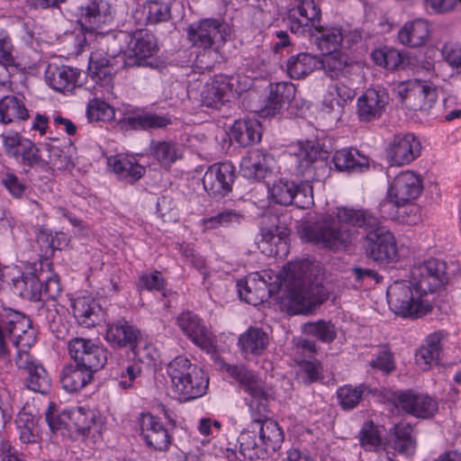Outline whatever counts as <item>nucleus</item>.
I'll return each mask as SVG.
<instances>
[{
	"label": "nucleus",
	"mask_w": 461,
	"mask_h": 461,
	"mask_svg": "<svg viewBox=\"0 0 461 461\" xmlns=\"http://www.w3.org/2000/svg\"><path fill=\"white\" fill-rule=\"evenodd\" d=\"M393 402L398 410L420 419L433 417L438 408V402L430 396L411 390L396 392Z\"/></svg>",
	"instance_id": "obj_17"
},
{
	"label": "nucleus",
	"mask_w": 461,
	"mask_h": 461,
	"mask_svg": "<svg viewBox=\"0 0 461 461\" xmlns=\"http://www.w3.org/2000/svg\"><path fill=\"white\" fill-rule=\"evenodd\" d=\"M105 339L114 348H129L133 353L141 339L140 331L124 319L107 324Z\"/></svg>",
	"instance_id": "obj_25"
},
{
	"label": "nucleus",
	"mask_w": 461,
	"mask_h": 461,
	"mask_svg": "<svg viewBox=\"0 0 461 461\" xmlns=\"http://www.w3.org/2000/svg\"><path fill=\"white\" fill-rule=\"evenodd\" d=\"M119 62H121V55L99 57L96 53L92 54L89 63V72L92 78L102 86L111 87Z\"/></svg>",
	"instance_id": "obj_31"
},
{
	"label": "nucleus",
	"mask_w": 461,
	"mask_h": 461,
	"mask_svg": "<svg viewBox=\"0 0 461 461\" xmlns=\"http://www.w3.org/2000/svg\"><path fill=\"white\" fill-rule=\"evenodd\" d=\"M140 434L146 444L156 450L165 451L171 444V436L163 422L148 413L140 420Z\"/></svg>",
	"instance_id": "obj_28"
},
{
	"label": "nucleus",
	"mask_w": 461,
	"mask_h": 461,
	"mask_svg": "<svg viewBox=\"0 0 461 461\" xmlns=\"http://www.w3.org/2000/svg\"><path fill=\"white\" fill-rule=\"evenodd\" d=\"M176 322L195 345L207 351L212 348V333L197 314L192 312H184L178 315Z\"/></svg>",
	"instance_id": "obj_27"
},
{
	"label": "nucleus",
	"mask_w": 461,
	"mask_h": 461,
	"mask_svg": "<svg viewBox=\"0 0 461 461\" xmlns=\"http://www.w3.org/2000/svg\"><path fill=\"white\" fill-rule=\"evenodd\" d=\"M389 104V95L384 88H368L357 99V116L361 122H372L382 116Z\"/></svg>",
	"instance_id": "obj_23"
},
{
	"label": "nucleus",
	"mask_w": 461,
	"mask_h": 461,
	"mask_svg": "<svg viewBox=\"0 0 461 461\" xmlns=\"http://www.w3.org/2000/svg\"><path fill=\"white\" fill-rule=\"evenodd\" d=\"M76 432L82 439L95 441L101 437L104 420L100 413L95 410L78 407L73 413Z\"/></svg>",
	"instance_id": "obj_29"
},
{
	"label": "nucleus",
	"mask_w": 461,
	"mask_h": 461,
	"mask_svg": "<svg viewBox=\"0 0 461 461\" xmlns=\"http://www.w3.org/2000/svg\"><path fill=\"white\" fill-rule=\"evenodd\" d=\"M320 69V57L301 52L292 55L286 62V73L293 79H301Z\"/></svg>",
	"instance_id": "obj_39"
},
{
	"label": "nucleus",
	"mask_w": 461,
	"mask_h": 461,
	"mask_svg": "<svg viewBox=\"0 0 461 461\" xmlns=\"http://www.w3.org/2000/svg\"><path fill=\"white\" fill-rule=\"evenodd\" d=\"M442 338L443 333L441 331L430 334L416 353V362L422 369L428 370L433 364H438L441 352L440 342Z\"/></svg>",
	"instance_id": "obj_44"
},
{
	"label": "nucleus",
	"mask_w": 461,
	"mask_h": 461,
	"mask_svg": "<svg viewBox=\"0 0 461 461\" xmlns=\"http://www.w3.org/2000/svg\"><path fill=\"white\" fill-rule=\"evenodd\" d=\"M358 439L360 446L366 451H377L382 444V438L373 421L364 423Z\"/></svg>",
	"instance_id": "obj_56"
},
{
	"label": "nucleus",
	"mask_w": 461,
	"mask_h": 461,
	"mask_svg": "<svg viewBox=\"0 0 461 461\" xmlns=\"http://www.w3.org/2000/svg\"><path fill=\"white\" fill-rule=\"evenodd\" d=\"M141 367L137 364H131L123 368L120 375L119 386L127 390L132 388L140 376Z\"/></svg>",
	"instance_id": "obj_64"
},
{
	"label": "nucleus",
	"mask_w": 461,
	"mask_h": 461,
	"mask_svg": "<svg viewBox=\"0 0 461 461\" xmlns=\"http://www.w3.org/2000/svg\"><path fill=\"white\" fill-rule=\"evenodd\" d=\"M13 44L10 37L5 31H0V65L8 68L14 66V58L12 54Z\"/></svg>",
	"instance_id": "obj_62"
},
{
	"label": "nucleus",
	"mask_w": 461,
	"mask_h": 461,
	"mask_svg": "<svg viewBox=\"0 0 461 461\" xmlns=\"http://www.w3.org/2000/svg\"><path fill=\"white\" fill-rule=\"evenodd\" d=\"M235 177V167L231 163L213 164L203 175V188L210 195L225 196L231 192Z\"/></svg>",
	"instance_id": "obj_20"
},
{
	"label": "nucleus",
	"mask_w": 461,
	"mask_h": 461,
	"mask_svg": "<svg viewBox=\"0 0 461 461\" xmlns=\"http://www.w3.org/2000/svg\"><path fill=\"white\" fill-rule=\"evenodd\" d=\"M94 372L81 367L77 364L64 366L60 374V383L68 393H75L84 388L92 381Z\"/></svg>",
	"instance_id": "obj_42"
},
{
	"label": "nucleus",
	"mask_w": 461,
	"mask_h": 461,
	"mask_svg": "<svg viewBox=\"0 0 461 461\" xmlns=\"http://www.w3.org/2000/svg\"><path fill=\"white\" fill-rule=\"evenodd\" d=\"M79 23L91 33L112 20V11L104 0H86L78 6Z\"/></svg>",
	"instance_id": "obj_26"
},
{
	"label": "nucleus",
	"mask_w": 461,
	"mask_h": 461,
	"mask_svg": "<svg viewBox=\"0 0 461 461\" xmlns=\"http://www.w3.org/2000/svg\"><path fill=\"white\" fill-rule=\"evenodd\" d=\"M70 357L81 367L90 372H97L107 361V350L92 339L74 338L68 343Z\"/></svg>",
	"instance_id": "obj_14"
},
{
	"label": "nucleus",
	"mask_w": 461,
	"mask_h": 461,
	"mask_svg": "<svg viewBox=\"0 0 461 461\" xmlns=\"http://www.w3.org/2000/svg\"><path fill=\"white\" fill-rule=\"evenodd\" d=\"M295 86L291 82H278L271 86L269 96L263 113L267 116L276 114L285 104L290 103L295 95Z\"/></svg>",
	"instance_id": "obj_38"
},
{
	"label": "nucleus",
	"mask_w": 461,
	"mask_h": 461,
	"mask_svg": "<svg viewBox=\"0 0 461 461\" xmlns=\"http://www.w3.org/2000/svg\"><path fill=\"white\" fill-rule=\"evenodd\" d=\"M302 237L334 250L343 249L351 242L350 230L331 218L303 226Z\"/></svg>",
	"instance_id": "obj_8"
},
{
	"label": "nucleus",
	"mask_w": 461,
	"mask_h": 461,
	"mask_svg": "<svg viewBox=\"0 0 461 461\" xmlns=\"http://www.w3.org/2000/svg\"><path fill=\"white\" fill-rule=\"evenodd\" d=\"M398 93L405 105L413 111H427L437 100L436 87L417 79L401 83Z\"/></svg>",
	"instance_id": "obj_16"
},
{
	"label": "nucleus",
	"mask_w": 461,
	"mask_h": 461,
	"mask_svg": "<svg viewBox=\"0 0 461 461\" xmlns=\"http://www.w3.org/2000/svg\"><path fill=\"white\" fill-rule=\"evenodd\" d=\"M142 9L146 14L147 22L151 24L167 22L171 17L169 3L149 1L143 5Z\"/></svg>",
	"instance_id": "obj_54"
},
{
	"label": "nucleus",
	"mask_w": 461,
	"mask_h": 461,
	"mask_svg": "<svg viewBox=\"0 0 461 461\" xmlns=\"http://www.w3.org/2000/svg\"><path fill=\"white\" fill-rule=\"evenodd\" d=\"M128 50L121 55V62L125 68L153 67L149 60L158 51L155 35L147 29L135 30L130 34Z\"/></svg>",
	"instance_id": "obj_9"
},
{
	"label": "nucleus",
	"mask_w": 461,
	"mask_h": 461,
	"mask_svg": "<svg viewBox=\"0 0 461 461\" xmlns=\"http://www.w3.org/2000/svg\"><path fill=\"white\" fill-rule=\"evenodd\" d=\"M108 166L118 178L129 184L140 179L146 172L145 167L140 165L136 158L121 155L109 158Z\"/></svg>",
	"instance_id": "obj_36"
},
{
	"label": "nucleus",
	"mask_w": 461,
	"mask_h": 461,
	"mask_svg": "<svg viewBox=\"0 0 461 461\" xmlns=\"http://www.w3.org/2000/svg\"><path fill=\"white\" fill-rule=\"evenodd\" d=\"M126 124L132 130L163 129L171 123V119L166 115L144 113L125 119Z\"/></svg>",
	"instance_id": "obj_48"
},
{
	"label": "nucleus",
	"mask_w": 461,
	"mask_h": 461,
	"mask_svg": "<svg viewBox=\"0 0 461 461\" xmlns=\"http://www.w3.org/2000/svg\"><path fill=\"white\" fill-rule=\"evenodd\" d=\"M29 117V111L21 98L6 95L0 99V123H19Z\"/></svg>",
	"instance_id": "obj_41"
},
{
	"label": "nucleus",
	"mask_w": 461,
	"mask_h": 461,
	"mask_svg": "<svg viewBox=\"0 0 461 461\" xmlns=\"http://www.w3.org/2000/svg\"><path fill=\"white\" fill-rule=\"evenodd\" d=\"M60 309L63 308L54 302H50L42 305L38 313V316L49 327L51 332L56 334L57 338H60L66 330V327L62 323Z\"/></svg>",
	"instance_id": "obj_50"
},
{
	"label": "nucleus",
	"mask_w": 461,
	"mask_h": 461,
	"mask_svg": "<svg viewBox=\"0 0 461 461\" xmlns=\"http://www.w3.org/2000/svg\"><path fill=\"white\" fill-rule=\"evenodd\" d=\"M279 219L274 214H265L260 222V247L269 256H277L282 249L286 248L285 238L287 229L277 225Z\"/></svg>",
	"instance_id": "obj_24"
},
{
	"label": "nucleus",
	"mask_w": 461,
	"mask_h": 461,
	"mask_svg": "<svg viewBox=\"0 0 461 461\" xmlns=\"http://www.w3.org/2000/svg\"><path fill=\"white\" fill-rule=\"evenodd\" d=\"M261 134V124L256 118L237 120L230 129V138L243 147L259 142Z\"/></svg>",
	"instance_id": "obj_35"
},
{
	"label": "nucleus",
	"mask_w": 461,
	"mask_h": 461,
	"mask_svg": "<svg viewBox=\"0 0 461 461\" xmlns=\"http://www.w3.org/2000/svg\"><path fill=\"white\" fill-rule=\"evenodd\" d=\"M336 215L339 222L362 228L366 231V252L369 258L380 263L397 259L398 249L393 234L372 212L364 209L340 207L338 208Z\"/></svg>",
	"instance_id": "obj_2"
},
{
	"label": "nucleus",
	"mask_w": 461,
	"mask_h": 461,
	"mask_svg": "<svg viewBox=\"0 0 461 461\" xmlns=\"http://www.w3.org/2000/svg\"><path fill=\"white\" fill-rule=\"evenodd\" d=\"M423 190L422 178L413 171L406 170L398 174L388 189L389 200L381 203L380 212L393 205L402 206L417 199ZM386 217V215H383Z\"/></svg>",
	"instance_id": "obj_10"
},
{
	"label": "nucleus",
	"mask_w": 461,
	"mask_h": 461,
	"mask_svg": "<svg viewBox=\"0 0 461 461\" xmlns=\"http://www.w3.org/2000/svg\"><path fill=\"white\" fill-rule=\"evenodd\" d=\"M41 283L43 284L42 295L54 300L57 296L59 295L61 291V286L58 276L51 273L50 270H41Z\"/></svg>",
	"instance_id": "obj_60"
},
{
	"label": "nucleus",
	"mask_w": 461,
	"mask_h": 461,
	"mask_svg": "<svg viewBox=\"0 0 461 461\" xmlns=\"http://www.w3.org/2000/svg\"><path fill=\"white\" fill-rule=\"evenodd\" d=\"M244 216L236 210H225L218 214L203 219V226L204 230L216 229L220 226L228 227L231 224H240Z\"/></svg>",
	"instance_id": "obj_53"
},
{
	"label": "nucleus",
	"mask_w": 461,
	"mask_h": 461,
	"mask_svg": "<svg viewBox=\"0 0 461 461\" xmlns=\"http://www.w3.org/2000/svg\"><path fill=\"white\" fill-rule=\"evenodd\" d=\"M387 300L394 312L418 318L431 311V300L419 295L410 281H396L387 290Z\"/></svg>",
	"instance_id": "obj_5"
},
{
	"label": "nucleus",
	"mask_w": 461,
	"mask_h": 461,
	"mask_svg": "<svg viewBox=\"0 0 461 461\" xmlns=\"http://www.w3.org/2000/svg\"><path fill=\"white\" fill-rule=\"evenodd\" d=\"M430 36L429 23L425 19H415L404 23L398 32L399 41L411 48L424 45Z\"/></svg>",
	"instance_id": "obj_33"
},
{
	"label": "nucleus",
	"mask_w": 461,
	"mask_h": 461,
	"mask_svg": "<svg viewBox=\"0 0 461 461\" xmlns=\"http://www.w3.org/2000/svg\"><path fill=\"white\" fill-rule=\"evenodd\" d=\"M137 286L140 291H162L165 288V280L158 271L145 273L140 276Z\"/></svg>",
	"instance_id": "obj_59"
},
{
	"label": "nucleus",
	"mask_w": 461,
	"mask_h": 461,
	"mask_svg": "<svg viewBox=\"0 0 461 461\" xmlns=\"http://www.w3.org/2000/svg\"><path fill=\"white\" fill-rule=\"evenodd\" d=\"M371 393L370 389L364 384L357 386L344 385L338 389L337 397L341 408L349 411L356 408L362 398Z\"/></svg>",
	"instance_id": "obj_49"
},
{
	"label": "nucleus",
	"mask_w": 461,
	"mask_h": 461,
	"mask_svg": "<svg viewBox=\"0 0 461 461\" xmlns=\"http://www.w3.org/2000/svg\"><path fill=\"white\" fill-rule=\"evenodd\" d=\"M1 184L16 199L22 198L27 190L26 183L12 172H7L2 176Z\"/></svg>",
	"instance_id": "obj_58"
},
{
	"label": "nucleus",
	"mask_w": 461,
	"mask_h": 461,
	"mask_svg": "<svg viewBox=\"0 0 461 461\" xmlns=\"http://www.w3.org/2000/svg\"><path fill=\"white\" fill-rule=\"evenodd\" d=\"M19 149L17 158H14L23 166L32 167L42 163L43 159L41 157L40 149L29 139L22 140V145H20Z\"/></svg>",
	"instance_id": "obj_55"
},
{
	"label": "nucleus",
	"mask_w": 461,
	"mask_h": 461,
	"mask_svg": "<svg viewBox=\"0 0 461 461\" xmlns=\"http://www.w3.org/2000/svg\"><path fill=\"white\" fill-rule=\"evenodd\" d=\"M350 277H352L354 281L359 285H369L372 282L377 284L381 279L376 271L368 267H353L350 269Z\"/></svg>",
	"instance_id": "obj_63"
},
{
	"label": "nucleus",
	"mask_w": 461,
	"mask_h": 461,
	"mask_svg": "<svg viewBox=\"0 0 461 461\" xmlns=\"http://www.w3.org/2000/svg\"><path fill=\"white\" fill-rule=\"evenodd\" d=\"M320 68L330 78H348L353 75L356 65L347 54L333 51L320 58Z\"/></svg>",
	"instance_id": "obj_34"
},
{
	"label": "nucleus",
	"mask_w": 461,
	"mask_h": 461,
	"mask_svg": "<svg viewBox=\"0 0 461 461\" xmlns=\"http://www.w3.org/2000/svg\"><path fill=\"white\" fill-rule=\"evenodd\" d=\"M448 278L446 262L437 258L416 264L411 269V285L416 293L424 298L432 296L438 289L447 283Z\"/></svg>",
	"instance_id": "obj_7"
},
{
	"label": "nucleus",
	"mask_w": 461,
	"mask_h": 461,
	"mask_svg": "<svg viewBox=\"0 0 461 461\" xmlns=\"http://www.w3.org/2000/svg\"><path fill=\"white\" fill-rule=\"evenodd\" d=\"M284 440V433L278 423L267 417L254 418L249 429L242 431L240 438V454L228 455L229 461H263L276 453Z\"/></svg>",
	"instance_id": "obj_3"
},
{
	"label": "nucleus",
	"mask_w": 461,
	"mask_h": 461,
	"mask_svg": "<svg viewBox=\"0 0 461 461\" xmlns=\"http://www.w3.org/2000/svg\"><path fill=\"white\" fill-rule=\"evenodd\" d=\"M268 344V334L257 327L248 329L240 336L238 340L240 352L246 358L249 355H261L267 348Z\"/></svg>",
	"instance_id": "obj_37"
},
{
	"label": "nucleus",
	"mask_w": 461,
	"mask_h": 461,
	"mask_svg": "<svg viewBox=\"0 0 461 461\" xmlns=\"http://www.w3.org/2000/svg\"><path fill=\"white\" fill-rule=\"evenodd\" d=\"M308 188L310 194L305 186H301L287 178H280L269 188V194L275 203L283 206L295 205L297 208L305 209L313 203L312 187Z\"/></svg>",
	"instance_id": "obj_15"
},
{
	"label": "nucleus",
	"mask_w": 461,
	"mask_h": 461,
	"mask_svg": "<svg viewBox=\"0 0 461 461\" xmlns=\"http://www.w3.org/2000/svg\"><path fill=\"white\" fill-rule=\"evenodd\" d=\"M70 306L76 321L85 328H92L103 319L102 308L92 296L77 297L71 301Z\"/></svg>",
	"instance_id": "obj_30"
},
{
	"label": "nucleus",
	"mask_w": 461,
	"mask_h": 461,
	"mask_svg": "<svg viewBox=\"0 0 461 461\" xmlns=\"http://www.w3.org/2000/svg\"><path fill=\"white\" fill-rule=\"evenodd\" d=\"M186 35L193 47L218 51L230 35V28L221 20L207 18L190 24Z\"/></svg>",
	"instance_id": "obj_6"
},
{
	"label": "nucleus",
	"mask_w": 461,
	"mask_h": 461,
	"mask_svg": "<svg viewBox=\"0 0 461 461\" xmlns=\"http://www.w3.org/2000/svg\"><path fill=\"white\" fill-rule=\"evenodd\" d=\"M0 323L14 347L30 348L34 345L35 330L25 314L12 309H5L0 314Z\"/></svg>",
	"instance_id": "obj_13"
},
{
	"label": "nucleus",
	"mask_w": 461,
	"mask_h": 461,
	"mask_svg": "<svg viewBox=\"0 0 461 461\" xmlns=\"http://www.w3.org/2000/svg\"><path fill=\"white\" fill-rule=\"evenodd\" d=\"M167 373L170 377L173 397L179 402L192 401L205 394L209 378L187 357H175L167 365Z\"/></svg>",
	"instance_id": "obj_4"
},
{
	"label": "nucleus",
	"mask_w": 461,
	"mask_h": 461,
	"mask_svg": "<svg viewBox=\"0 0 461 461\" xmlns=\"http://www.w3.org/2000/svg\"><path fill=\"white\" fill-rule=\"evenodd\" d=\"M393 447L395 451L405 456H412L416 450V439L413 427L409 423H398L393 426Z\"/></svg>",
	"instance_id": "obj_46"
},
{
	"label": "nucleus",
	"mask_w": 461,
	"mask_h": 461,
	"mask_svg": "<svg viewBox=\"0 0 461 461\" xmlns=\"http://www.w3.org/2000/svg\"><path fill=\"white\" fill-rule=\"evenodd\" d=\"M267 271L262 273H252L249 275L245 281L238 283L239 294L241 300L252 305H259L267 301L270 296L278 292L280 283L278 277L275 280Z\"/></svg>",
	"instance_id": "obj_12"
},
{
	"label": "nucleus",
	"mask_w": 461,
	"mask_h": 461,
	"mask_svg": "<svg viewBox=\"0 0 461 461\" xmlns=\"http://www.w3.org/2000/svg\"><path fill=\"white\" fill-rule=\"evenodd\" d=\"M303 332L305 335L316 338L323 343H331L337 338L335 325L331 321L323 320L304 323Z\"/></svg>",
	"instance_id": "obj_52"
},
{
	"label": "nucleus",
	"mask_w": 461,
	"mask_h": 461,
	"mask_svg": "<svg viewBox=\"0 0 461 461\" xmlns=\"http://www.w3.org/2000/svg\"><path fill=\"white\" fill-rule=\"evenodd\" d=\"M346 81H338L330 86L329 91H332L334 95L339 100L343 101L344 105L351 101L355 96V89L350 78H345Z\"/></svg>",
	"instance_id": "obj_61"
},
{
	"label": "nucleus",
	"mask_w": 461,
	"mask_h": 461,
	"mask_svg": "<svg viewBox=\"0 0 461 461\" xmlns=\"http://www.w3.org/2000/svg\"><path fill=\"white\" fill-rule=\"evenodd\" d=\"M240 171L244 177L257 181L264 179L271 173L267 157L258 150L251 151L242 158Z\"/></svg>",
	"instance_id": "obj_40"
},
{
	"label": "nucleus",
	"mask_w": 461,
	"mask_h": 461,
	"mask_svg": "<svg viewBox=\"0 0 461 461\" xmlns=\"http://www.w3.org/2000/svg\"><path fill=\"white\" fill-rule=\"evenodd\" d=\"M314 30L317 32L314 35L315 42L322 52H333L340 46L343 35L339 28L325 27L320 23Z\"/></svg>",
	"instance_id": "obj_47"
},
{
	"label": "nucleus",
	"mask_w": 461,
	"mask_h": 461,
	"mask_svg": "<svg viewBox=\"0 0 461 461\" xmlns=\"http://www.w3.org/2000/svg\"><path fill=\"white\" fill-rule=\"evenodd\" d=\"M421 145L412 133L394 134L389 142L385 155L391 166H405L420 157Z\"/></svg>",
	"instance_id": "obj_18"
},
{
	"label": "nucleus",
	"mask_w": 461,
	"mask_h": 461,
	"mask_svg": "<svg viewBox=\"0 0 461 461\" xmlns=\"http://www.w3.org/2000/svg\"><path fill=\"white\" fill-rule=\"evenodd\" d=\"M223 368L251 395V408H253L254 404H258L260 407L259 411H267V405L263 402L267 401L268 393L262 380L243 365L225 364Z\"/></svg>",
	"instance_id": "obj_19"
},
{
	"label": "nucleus",
	"mask_w": 461,
	"mask_h": 461,
	"mask_svg": "<svg viewBox=\"0 0 461 461\" xmlns=\"http://www.w3.org/2000/svg\"><path fill=\"white\" fill-rule=\"evenodd\" d=\"M80 71L68 66H48L45 77L47 84L58 92H71L78 82Z\"/></svg>",
	"instance_id": "obj_32"
},
{
	"label": "nucleus",
	"mask_w": 461,
	"mask_h": 461,
	"mask_svg": "<svg viewBox=\"0 0 461 461\" xmlns=\"http://www.w3.org/2000/svg\"><path fill=\"white\" fill-rule=\"evenodd\" d=\"M321 268L309 260L293 262L285 277V300L294 314L306 313L324 303L329 292L322 285Z\"/></svg>",
	"instance_id": "obj_1"
},
{
	"label": "nucleus",
	"mask_w": 461,
	"mask_h": 461,
	"mask_svg": "<svg viewBox=\"0 0 461 461\" xmlns=\"http://www.w3.org/2000/svg\"><path fill=\"white\" fill-rule=\"evenodd\" d=\"M26 387L35 393H47L51 386V378L46 369L38 363L27 372Z\"/></svg>",
	"instance_id": "obj_51"
},
{
	"label": "nucleus",
	"mask_w": 461,
	"mask_h": 461,
	"mask_svg": "<svg viewBox=\"0 0 461 461\" xmlns=\"http://www.w3.org/2000/svg\"><path fill=\"white\" fill-rule=\"evenodd\" d=\"M86 115L90 122H108L114 117V110L104 101L93 99L88 103Z\"/></svg>",
	"instance_id": "obj_57"
},
{
	"label": "nucleus",
	"mask_w": 461,
	"mask_h": 461,
	"mask_svg": "<svg viewBox=\"0 0 461 461\" xmlns=\"http://www.w3.org/2000/svg\"><path fill=\"white\" fill-rule=\"evenodd\" d=\"M328 158V151L320 143L309 140L303 143L296 153L298 174L306 182L320 180L327 173Z\"/></svg>",
	"instance_id": "obj_11"
},
{
	"label": "nucleus",
	"mask_w": 461,
	"mask_h": 461,
	"mask_svg": "<svg viewBox=\"0 0 461 461\" xmlns=\"http://www.w3.org/2000/svg\"><path fill=\"white\" fill-rule=\"evenodd\" d=\"M151 154L163 167H170L172 164L183 158V148L174 141H151Z\"/></svg>",
	"instance_id": "obj_45"
},
{
	"label": "nucleus",
	"mask_w": 461,
	"mask_h": 461,
	"mask_svg": "<svg viewBox=\"0 0 461 461\" xmlns=\"http://www.w3.org/2000/svg\"><path fill=\"white\" fill-rule=\"evenodd\" d=\"M295 1L297 6L287 14V25L292 32L303 34L307 27L314 28L321 23V11L314 0Z\"/></svg>",
	"instance_id": "obj_21"
},
{
	"label": "nucleus",
	"mask_w": 461,
	"mask_h": 461,
	"mask_svg": "<svg viewBox=\"0 0 461 461\" xmlns=\"http://www.w3.org/2000/svg\"><path fill=\"white\" fill-rule=\"evenodd\" d=\"M236 78L225 75H219L204 85L201 92L203 105L220 109L226 102H230L234 95Z\"/></svg>",
	"instance_id": "obj_22"
},
{
	"label": "nucleus",
	"mask_w": 461,
	"mask_h": 461,
	"mask_svg": "<svg viewBox=\"0 0 461 461\" xmlns=\"http://www.w3.org/2000/svg\"><path fill=\"white\" fill-rule=\"evenodd\" d=\"M332 160L339 171H363L369 167L368 158L353 149L337 150Z\"/></svg>",
	"instance_id": "obj_43"
}]
</instances>
